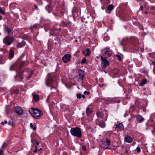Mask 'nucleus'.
Returning <instances> with one entry per match:
<instances>
[{"label": "nucleus", "mask_w": 155, "mask_h": 155, "mask_svg": "<svg viewBox=\"0 0 155 155\" xmlns=\"http://www.w3.org/2000/svg\"><path fill=\"white\" fill-rule=\"evenodd\" d=\"M34 73L33 70L28 68L25 69L22 72L18 73L15 76V81H17V78L18 77L22 81L24 77L25 78L26 80H28L31 78Z\"/></svg>", "instance_id": "nucleus-1"}, {"label": "nucleus", "mask_w": 155, "mask_h": 155, "mask_svg": "<svg viewBox=\"0 0 155 155\" xmlns=\"http://www.w3.org/2000/svg\"><path fill=\"white\" fill-rule=\"evenodd\" d=\"M29 112L31 116L35 119L39 118L42 115L41 111L37 108H31L29 110Z\"/></svg>", "instance_id": "nucleus-2"}, {"label": "nucleus", "mask_w": 155, "mask_h": 155, "mask_svg": "<svg viewBox=\"0 0 155 155\" xmlns=\"http://www.w3.org/2000/svg\"><path fill=\"white\" fill-rule=\"evenodd\" d=\"M71 134L78 138H81L82 136L81 129L79 127L72 128L70 130Z\"/></svg>", "instance_id": "nucleus-3"}, {"label": "nucleus", "mask_w": 155, "mask_h": 155, "mask_svg": "<svg viewBox=\"0 0 155 155\" xmlns=\"http://www.w3.org/2000/svg\"><path fill=\"white\" fill-rule=\"evenodd\" d=\"M14 40V38L12 37L6 36L4 38L3 42L5 44L9 45L13 42Z\"/></svg>", "instance_id": "nucleus-4"}, {"label": "nucleus", "mask_w": 155, "mask_h": 155, "mask_svg": "<svg viewBox=\"0 0 155 155\" xmlns=\"http://www.w3.org/2000/svg\"><path fill=\"white\" fill-rule=\"evenodd\" d=\"M53 77L51 76L50 74H48L45 80L46 85L48 87H50L53 82Z\"/></svg>", "instance_id": "nucleus-5"}, {"label": "nucleus", "mask_w": 155, "mask_h": 155, "mask_svg": "<svg viewBox=\"0 0 155 155\" xmlns=\"http://www.w3.org/2000/svg\"><path fill=\"white\" fill-rule=\"evenodd\" d=\"M101 58L102 61L101 64L102 68H106L109 65V61L106 58H104L103 56H101Z\"/></svg>", "instance_id": "nucleus-6"}, {"label": "nucleus", "mask_w": 155, "mask_h": 155, "mask_svg": "<svg viewBox=\"0 0 155 155\" xmlns=\"http://www.w3.org/2000/svg\"><path fill=\"white\" fill-rule=\"evenodd\" d=\"M61 30V29L60 28L57 29L54 28L51 31L50 33L52 35H58L59 34Z\"/></svg>", "instance_id": "nucleus-7"}, {"label": "nucleus", "mask_w": 155, "mask_h": 155, "mask_svg": "<svg viewBox=\"0 0 155 155\" xmlns=\"http://www.w3.org/2000/svg\"><path fill=\"white\" fill-rule=\"evenodd\" d=\"M71 58V56L70 54H66L62 58V60L64 62L66 63L68 62Z\"/></svg>", "instance_id": "nucleus-8"}, {"label": "nucleus", "mask_w": 155, "mask_h": 155, "mask_svg": "<svg viewBox=\"0 0 155 155\" xmlns=\"http://www.w3.org/2000/svg\"><path fill=\"white\" fill-rule=\"evenodd\" d=\"M78 76L81 80L82 81L85 74V72L84 71L81 70H80L78 71Z\"/></svg>", "instance_id": "nucleus-9"}, {"label": "nucleus", "mask_w": 155, "mask_h": 155, "mask_svg": "<svg viewBox=\"0 0 155 155\" xmlns=\"http://www.w3.org/2000/svg\"><path fill=\"white\" fill-rule=\"evenodd\" d=\"M15 112L19 115H21L23 114V111L21 108L19 106H17L15 108Z\"/></svg>", "instance_id": "nucleus-10"}, {"label": "nucleus", "mask_w": 155, "mask_h": 155, "mask_svg": "<svg viewBox=\"0 0 155 155\" xmlns=\"http://www.w3.org/2000/svg\"><path fill=\"white\" fill-rule=\"evenodd\" d=\"M133 140V138L130 136H126L124 137V141L127 143H130Z\"/></svg>", "instance_id": "nucleus-11"}, {"label": "nucleus", "mask_w": 155, "mask_h": 155, "mask_svg": "<svg viewBox=\"0 0 155 155\" xmlns=\"http://www.w3.org/2000/svg\"><path fill=\"white\" fill-rule=\"evenodd\" d=\"M129 38H123L121 40L120 45H121L124 46L126 44V41L128 40Z\"/></svg>", "instance_id": "nucleus-12"}, {"label": "nucleus", "mask_w": 155, "mask_h": 155, "mask_svg": "<svg viewBox=\"0 0 155 155\" xmlns=\"http://www.w3.org/2000/svg\"><path fill=\"white\" fill-rule=\"evenodd\" d=\"M129 38H123L121 40L120 45H121L124 46L126 44V41L128 40Z\"/></svg>", "instance_id": "nucleus-13"}, {"label": "nucleus", "mask_w": 155, "mask_h": 155, "mask_svg": "<svg viewBox=\"0 0 155 155\" xmlns=\"http://www.w3.org/2000/svg\"><path fill=\"white\" fill-rule=\"evenodd\" d=\"M129 38H123L121 40L120 45H121L124 46L126 44V41L128 40Z\"/></svg>", "instance_id": "nucleus-14"}, {"label": "nucleus", "mask_w": 155, "mask_h": 155, "mask_svg": "<svg viewBox=\"0 0 155 155\" xmlns=\"http://www.w3.org/2000/svg\"><path fill=\"white\" fill-rule=\"evenodd\" d=\"M25 45V41L22 40L21 42H19L17 44V48H21Z\"/></svg>", "instance_id": "nucleus-15"}, {"label": "nucleus", "mask_w": 155, "mask_h": 155, "mask_svg": "<svg viewBox=\"0 0 155 155\" xmlns=\"http://www.w3.org/2000/svg\"><path fill=\"white\" fill-rule=\"evenodd\" d=\"M114 7L112 5H110L107 8V10L106 11L107 13H110L111 11L113 10Z\"/></svg>", "instance_id": "nucleus-16"}, {"label": "nucleus", "mask_w": 155, "mask_h": 155, "mask_svg": "<svg viewBox=\"0 0 155 155\" xmlns=\"http://www.w3.org/2000/svg\"><path fill=\"white\" fill-rule=\"evenodd\" d=\"M136 119L138 123L142 122L143 120V118L140 115H138L136 117Z\"/></svg>", "instance_id": "nucleus-17"}, {"label": "nucleus", "mask_w": 155, "mask_h": 155, "mask_svg": "<svg viewBox=\"0 0 155 155\" xmlns=\"http://www.w3.org/2000/svg\"><path fill=\"white\" fill-rule=\"evenodd\" d=\"M12 31V30L8 26L5 25L4 28V31L9 34Z\"/></svg>", "instance_id": "nucleus-18"}, {"label": "nucleus", "mask_w": 155, "mask_h": 155, "mask_svg": "<svg viewBox=\"0 0 155 155\" xmlns=\"http://www.w3.org/2000/svg\"><path fill=\"white\" fill-rule=\"evenodd\" d=\"M99 125L101 128H104L106 126L105 123L104 121H100L99 122Z\"/></svg>", "instance_id": "nucleus-19"}, {"label": "nucleus", "mask_w": 155, "mask_h": 155, "mask_svg": "<svg viewBox=\"0 0 155 155\" xmlns=\"http://www.w3.org/2000/svg\"><path fill=\"white\" fill-rule=\"evenodd\" d=\"M34 100L35 101H37L39 100V97L38 95L36 94L35 93L32 94Z\"/></svg>", "instance_id": "nucleus-20"}, {"label": "nucleus", "mask_w": 155, "mask_h": 155, "mask_svg": "<svg viewBox=\"0 0 155 155\" xmlns=\"http://www.w3.org/2000/svg\"><path fill=\"white\" fill-rule=\"evenodd\" d=\"M86 112L87 115L88 116L92 112L91 109L89 108V106L87 107Z\"/></svg>", "instance_id": "nucleus-21"}, {"label": "nucleus", "mask_w": 155, "mask_h": 155, "mask_svg": "<svg viewBox=\"0 0 155 155\" xmlns=\"http://www.w3.org/2000/svg\"><path fill=\"white\" fill-rule=\"evenodd\" d=\"M84 54L85 56H88L91 53V52L90 50L89 49H87L86 51L84 52Z\"/></svg>", "instance_id": "nucleus-22"}, {"label": "nucleus", "mask_w": 155, "mask_h": 155, "mask_svg": "<svg viewBox=\"0 0 155 155\" xmlns=\"http://www.w3.org/2000/svg\"><path fill=\"white\" fill-rule=\"evenodd\" d=\"M14 55V52L12 50H10L9 55V57L10 58H12Z\"/></svg>", "instance_id": "nucleus-23"}, {"label": "nucleus", "mask_w": 155, "mask_h": 155, "mask_svg": "<svg viewBox=\"0 0 155 155\" xmlns=\"http://www.w3.org/2000/svg\"><path fill=\"white\" fill-rule=\"evenodd\" d=\"M46 9L49 12H51L52 10V7L50 5H47L46 7Z\"/></svg>", "instance_id": "nucleus-24"}, {"label": "nucleus", "mask_w": 155, "mask_h": 155, "mask_svg": "<svg viewBox=\"0 0 155 155\" xmlns=\"http://www.w3.org/2000/svg\"><path fill=\"white\" fill-rule=\"evenodd\" d=\"M112 53V51H107L104 52V53L105 54H107V56L108 57H110L111 56Z\"/></svg>", "instance_id": "nucleus-25"}, {"label": "nucleus", "mask_w": 155, "mask_h": 155, "mask_svg": "<svg viewBox=\"0 0 155 155\" xmlns=\"http://www.w3.org/2000/svg\"><path fill=\"white\" fill-rule=\"evenodd\" d=\"M118 128L120 130H123L124 129V126L123 124L121 123L118 124Z\"/></svg>", "instance_id": "nucleus-26"}, {"label": "nucleus", "mask_w": 155, "mask_h": 155, "mask_svg": "<svg viewBox=\"0 0 155 155\" xmlns=\"http://www.w3.org/2000/svg\"><path fill=\"white\" fill-rule=\"evenodd\" d=\"M0 13L3 14H5V9L4 8L0 7Z\"/></svg>", "instance_id": "nucleus-27"}, {"label": "nucleus", "mask_w": 155, "mask_h": 155, "mask_svg": "<svg viewBox=\"0 0 155 155\" xmlns=\"http://www.w3.org/2000/svg\"><path fill=\"white\" fill-rule=\"evenodd\" d=\"M97 116L99 117L102 118L104 116V114L101 112H98L97 114Z\"/></svg>", "instance_id": "nucleus-28"}, {"label": "nucleus", "mask_w": 155, "mask_h": 155, "mask_svg": "<svg viewBox=\"0 0 155 155\" xmlns=\"http://www.w3.org/2000/svg\"><path fill=\"white\" fill-rule=\"evenodd\" d=\"M25 62L24 61H22L20 63V65H19V68L20 69H21L23 67V66L25 64Z\"/></svg>", "instance_id": "nucleus-29"}, {"label": "nucleus", "mask_w": 155, "mask_h": 155, "mask_svg": "<svg viewBox=\"0 0 155 155\" xmlns=\"http://www.w3.org/2000/svg\"><path fill=\"white\" fill-rule=\"evenodd\" d=\"M147 83V80L146 79H144L142 80L141 83H140V84L141 86H143L144 84H145Z\"/></svg>", "instance_id": "nucleus-30"}, {"label": "nucleus", "mask_w": 155, "mask_h": 155, "mask_svg": "<svg viewBox=\"0 0 155 155\" xmlns=\"http://www.w3.org/2000/svg\"><path fill=\"white\" fill-rule=\"evenodd\" d=\"M106 143H105V142H104L103 143L102 145H101V147H103L104 148H105L106 149H107L108 147V145H106Z\"/></svg>", "instance_id": "nucleus-31"}, {"label": "nucleus", "mask_w": 155, "mask_h": 155, "mask_svg": "<svg viewBox=\"0 0 155 155\" xmlns=\"http://www.w3.org/2000/svg\"><path fill=\"white\" fill-rule=\"evenodd\" d=\"M105 143H106V145H108V146L110 144V141L108 139H107L106 140Z\"/></svg>", "instance_id": "nucleus-32"}, {"label": "nucleus", "mask_w": 155, "mask_h": 155, "mask_svg": "<svg viewBox=\"0 0 155 155\" xmlns=\"http://www.w3.org/2000/svg\"><path fill=\"white\" fill-rule=\"evenodd\" d=\"M30 127L32 128L33 130H35L36 129V127L35 126L33 127V124L32 123H31L30 124Z\"/></svg>", "instance_id": "nucleus-33"}, {"label": "nucleus", "mask_w": 155, "mask_h": 155, "mask_svg": "<svg viewBox=\"0 0 155 155\" xmlns=\"http://www.w3.org/2000/svg\"><path fill=\"white\" fill-rule=\"evenodd\" d=\"M86 59L85 58H83L82 59V60L81 61V64L85 63L86 61Z\"/></svg>", "instance_id": "nucleus-34"}, {"label": "nucleus", "mask_w": 155, "mask_h": 155, "mask_svg": "<svg viewBox=\"0 0 155 155\" xmlns=\"http://www.w3.org/2000/svg\"><path fill=\"white\" fill-rule=\"evenodd\" d=\"M7 146V144L6 143H4L2 145V149H5Z\"/></svg>", "instance_id": "nucleus-35"}, {"label": "nucleus", "mask_w": 155, "mask_h": 155, "mask_svg": "<svg viewBox=\"0 0 155 155\" xmlns=\"http://www.w3.org/2000/svg\"><path fill=\"white\" fill-rule=\"evenodd\" d=\"M77 97L78 98L80 99L81 97V94H78L77 95Z\"/></svg>", "instance_id": "nucleus-36"}, {"label": "nucleus", "mask_w": 155, "mask_h": 155, "mask_svg": "<svg viewBox=\"0 0 155 155\" xmlns=\"http://www.w3.org/2000/svg\"><path fill=\"white\" fill-rule=\"evenodd\" d=\"M98 85L100 87H103L104 86H106V85H104L102 84H98Z\"/></svg>", "instance_id": "nucleus-37"}, {"label": "nucleus", "mask_w": 155, "mask_h": 155, "mask_svg": "<svg viewBox=\"0 0 155 155\" xmlns=\"http://www.w3.org/2000/svg\"><path fill=\"white\" fill-rule=\"evenodd\" d=\"M116 56L119 60H121V57L120 55H117Z\"/></svg>", "instance_id": "nucleus-38"}, {"label": "nucleus", "mask_w": 155, "mask_h": 155, "mask_svg": "<svg viewBox=\"0 0 155 155\" xmlns=\"http://www.w3.org/2000/svg\"><path fill=\"white\" fill-rule=\"evenodd\" d=\"M136 150H137V151L138 153H140V151H141V150H140V148L139 147H137Z\"/></svg>", "instance_id": "nucleus-39"}, {"label": "nucleus", "mask_w": 155, "mask_h": 155, "mask_svg": "<svg viewBox=\"0 0 155 155\" xmlns=\"http://www.w3.org/2000/svg\"><path fill=\"white\" fill-rule=\"evenodd\" d=\"M17 65V63H15L14 64H13L11 67V68H15L16 67V66Z\"/></svg>", "instance_id": "nucleus-40"}, {"label": "nucleus", "mask_w": 155, "mask_h": 155, "mask_svg": "<svg viewBox=\"0 0 155 155\" xmlns=\"http://www.w3.org/2000/svg\"><path fill=\"white\" fill-rule=\"evenodd\" d=\"M90 94V92L89 91H85L84 92V94H87V95H88Z\"/></svg>", "instance_id": "nucleus-41"}, {"label": "nucleus", "mask_w": 155, "mask_h": 155, "mask_svg": "<svg viewBox=\"0 0 155 155\" xmlns=\"http://www.w3.org/2000/svg\"><path fill=\"white\" fill-rule=\"evenodd\" d=\"M35 150L33 151V152H34V153H36L37 151V148H38V147H36V146H35Z\"/></svg>", "instance_id": "nucleus-42"}, {"label": "nucleus", "mask_w": 155, "mask_h": 155, "mask_svg": "<svg viewBox=\"0 0 155 155\" xmlns=\"http://www.w3.org/2000/svg\"><path fill=\"white\" fill-rule=\"evenodd\" d=\"M155 129V128H153L154 130H152L151 131V132L152 133V134L154 136H155V130H154V129Z\"/></svg>", "instance_id": "nucleus-43"}, {"label": "nucleus", "mask_w": 155, "mask_h": 155, "mask_svg": "<svg viewBox=\"0 0 155 155\" xmlns=\"http://www.w3.org/2000/svg\"><path fill=\"white\" fill-rule=\"evenodd\" d=\"M8 124L9 125H11V126H12L13 125V123H12L10 121H9L8 123Z\"/></svg>", "instance_id": "nucleus-44"}, {"label": "nucleus", "mask_w": 155, "mask_h": 155, "mask_svg": "<svg viewBox=\"0 0 155 155\" xmlns=\"http://www.w3.org/2000/svg\"><path fill=\"white\" fill-rule=\"evenodd\" d=\"M19 91V90L18 89H16L15 90V93H16L17 94H18Z\"/></svg>", "instance_id": "nucleus-45"}, {"label": "nucleus", "mask_w": 155, "mask_h": 155, "mask_svg": "<svg viewBox=\"0 0 155 155\" xmlns=\"http://www.w3.org/2000/svg\"><path fill=\"white\" fill-rule=\"evenodd\" d=\"M82 149L83 150H86V148L84 146H83L82 147Z\"/></svg>", "instance_id": "nucleus-46"}, {"label": "nucleus", "mask_w": 155, "mask_h": 155, "mask_svg": "<svg viewBox=\"0 0 155 155\" xmlns=\"http://www.w3.org/2000/svg\"><path fill=\"white\" fill-rule=\"evenodd\" d=\"M114 128H118V124H116L114 126Z\"/></svg>", "instance_id": "nucleus-47"}, {"label": "nucleus", "mask_w": 155, "mask_h": 155, "mask_svg": "<svg viewBox=\"0 0 155 155\" xmlns=\"http://www.w3.org/2000/svg\"><path fill=\"white\" fill-rule=\"evenodd\" d=\"M3 153V150H0V155H2Z\"/></svg>", "instance_id": "nucleus-48"}, {"label": "nucleus", "mask_w": 155, "mask_h": 155, "mask_svg": "<svg viewBox=\"0 0 155 155\" xmlns=\"http://www.w3.org/2000/svg\"><path fill=\"white\" fill-rule=\"evenodd\" d=\"M120 16H121L120 18H121V17H124V14H122V15H120Z\"/></svg>", "instance_id": "nucleus-49"}, {"label": "nucleus", "mask_w": 155, "mask_h": 155, "mask_svg": "<svg viewBox=\"0 0 155 155\" xmlns=\"http://www.w3.org/2000/svg\"><path fill=\"white\" fill-rule=\"evenodd\" d=\"M34 7L35 9H38V8L37 6L36 5H35Z\"/></svg>", "instance_id": "nucleus-50"}, {"label": "nucleus", "mask_w": 155, "mask_h": 155, "mask_svg": "<svg viewBox=\"0 0 155 155\" xmlns=\"http://www.w3.org/2000/svg\"><path fill=\"white\" fill-rule=\"evenodd\" d=\"M35 142H36V145H37V146L39 144V142H38L37 141V140H35Z\"/></svg>", "instance_id": "nucleus-51"}, {"label": "nucleus", "mask_w": 155, "mask_h": 155, "mask_svg": "<svg viewBox=\"0 0 155 155\" xmlns=\"http://www.w3.org/2000/svg\"><path fill=\"white\" fill-rule=\"evenodd\" d=\"M5 50L4 49H3L2 48H0V51H3Z\"/></svg>", "instance_id": "nucleus-52"}, {"label": "nucleus", "mask_w": 155, "mask_h": 155, "mask_svg": "<svg viewBox=\"0 0 155 155\" xmlns=\"http://www.w3.org/2000/svg\"><path fill=\"white\" fill-rule=\"evenodd\" d=\"M140 10H142L143 9V6H141L140 8Z\"/></svg>", "instance_id": "nucleus-53"}, {"label": "nucleus", "mask_w": 155, "mask_h": 155, "mask_svg": "<svg viewBox=\"0 0 155 155\" xmlns=\"http://www.w3.org/2000/svg\"><path fill=\"white\" fill-rule=\"evenodd\" d=\"M116 71H117V73H116V74H117L119 72V70L117 69H116Z\"/></svg>", "instance_id": "nucleus-54"}, {"label": "nucleus", "mask_w": 155, "mask_h": 155, "mask_svg": "<svg viewBox=\"0 0 155 155\" xmlns=\"http://www.w3.org/2000/svg\"><path fill=\"white\" fill-rule=\"evenodd\" d=\"M152 63L153 65H155V61H152Z\"/></svg>", "instance_id": "nucleus-55"}, {"label": "nucleus", "mask_w": 155, "mask_h": 155, "mask_svg": "<svg viewBox=\"0 0 155 155\" xmlns=\"http://www.w3.org/2000/svg\"><path fill=\"white\" fill-rule=\"evenodd\" d=\"M82 97L83 98H84L85 97V96L84 95H82Z\"/></svg>", "instance_id": "nucleus-56"}, {"label": "nucleus", "mask_w": 155, "mask_h": 155, "mask_svg": "<svg viewBox=\"0 0 155 155\" xmlns=\"http://www.w3.org/2000/svg\"><path fill=\"white\" fill-rule=\"evenodd\" d=\"M125 152L126 153H128V151H127V150H126L125 151Z\"/></svg>", "instance_id": "nucleus-57"}, {"label": "nucleus", "mask_w": 155, "mask_h": 155, "mask_svg": "<svg viewBox=\"0 0 155 155\" xmlns=\"http://www.w3.org/2000/svg\"><path fill=\"white\" fill-rule=\"evenodd\" d=\"M107 115L106 116V117H105V120H107Z\"/></svg>", "instance_id": "nucleus-58"}, {"label": "nucleus", "mask_w": 155, "mask_h": 155, "mask_svg": "<svg viewBox=\"0 0 155 155\" xmlns=\"http://www.w3.org/2000/svg\"><path fill=\"white\" fill-rule=\"evenodd\" d=\"M10 22V20H8L7 21V23H8V24H9V23Z\"/></svg>", "instance_id": "nucleus-59"}, {"label": "nucleus", "mask_w": 155, "mask_h": 155, "mask_svg": "<svg viewBox=\"0 0 155 155\" xmlns=\"http://www.w3.org/2000/svg\"><path fill=\"white\" fill-rule=\"evenodd\" d=\"M4 123L5 124H6L7 123V121L6 120H5L4 121Z\"/></svg>", "instance_id": "nucleus-60"}, {"label": "nucleus", "mask_w": 155, "mask_h": 155, "mask_svg": "<svg viewBox=\"0 0 155 155\" xmlns=\"http://www.w3.org/2000/svg\"><path fill=\"white\" fill-rule=\"evenodd\" d=\"M2 63V60L1 58H0V64Z\"/></svg>", "instance_id": "nucleus-61"}, {"label": "nucleus", "mask_w": 155, "mask_h": 155, "mask_svg": "<svg viewBox=\"0 0 155 155\" xmlns=\"http://www.w3.org/2000/svg\"><path fill=\"white\" fill-rule=\"evenodd\" d=\"M2 19V17L1 16V15H0V19Z\"/></svg>", "instance_id": "nucleus-62"}, {"label": "nucleus", "mask_w": 155, "mask_h": 155, "mask_svg": "<svg viewBox=\"0 0 155 155\" xmlns=\"http://www.w3.org/2000/svg\"><path fill=\"white\" fill-rule=\"evenodd\" d=\"M1 124H2V125H3V124H4V122H1Z\"/></svg>", "instance_id": "nucleus-63"}, {"label": "nucleus", "mask_w": 155, "mask_h": 155, "mask_svg": "<svg viewBox=\"0 0 155 155\" xmlns=\"http://www.w3.org/2000/svg\"><path fill=\"white\" fill-rule=\"evenodd\" d=\"M105 49H108V50H109V48H105Z\"/></svg>", "instance_id": "nucleus-64"}]
</instances>
